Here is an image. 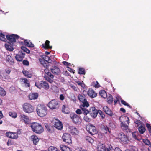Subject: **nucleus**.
Segmentation results:
<instances>
[{
	"mask_svg": "<svg viewBox=\"0 0 151 151\" xmlns=\"http://www.w3.org/2000/svg\"><path fill=\"white\" fill-rule=\"evenodd\" d=\"M83 103V104L82 105V108H85V107H88L89 106V103L87 101H85Z\"/></svg>",
	"mask_w": 151,
	"mask_h": 151,
	"instance_id": "54",
	"label": "nucleus"
},
{
	"mask_svg": "<svg viewBox=\"0 0 151 151\" xmlns=\"http://www.w3.org/2000/svg\"><path fill=\"white\" fill-rule=\"evenodd\" d=\"M99 93L101 97L104 98H105L107 97L106 93L104 90H101Z\"/></svg>",
	"mask_w": 151,
	"mask_h": 151,
	"instance_id": "32",
	"label": "nucleus"
},
{
	"mask_svg": "<svg viewBox=\"0 0 151 151\" xmlns=\"http://www.w3.org/2000/svg\"><path fill=\"white\" fill-rule=\"evenodd\" d=\"M63 64L66 66H70V63L65 61H64L63 62Z\"/></svg>",
	"mask_w": 151,
	"mask_h": 151,
	"instance_id": "64",
	"label": "nucleus"
},
{
	"mask_svg": "<svg viewBox=\"0 0 151 151\" xmlns=\"http://www.w3.org/2000/svg\"><path fill=\"white\" fill-rule=\"evenodd\" d=\"M70 117L73 122L76 125L81 124L82 119L80 117L74 113H72L70 114Z\"/></svg>",
	"mask_w": 151,
	"mask_h": 151,
	"instance_id": "4",
	"label": "nucleus"
},
{
	"mask_svg": "<svg viewBox=\"0 0 151 151\" xmlns=\"http://www.w3.org/2000/svg\"><path fill=\"white\" fill-rule=\"evenodd\" d=\"M141 151H151V147L147 146L143 147L141 149Z\"/></svg>",
	"mask_w": 151,
	"mask_h": 151,
	"instance_id": "45",
	"label": "nucleus"
},
{
	"mask_svg": "<svg viewBox=\"0 0 151 151\" xmlns=\"http://www.w3.org/2000/svg\"><path fill=\"white\" fill-rule=\"evenodd\" d=\"M62 111L63 113L66 114H68L70 113L69 110L65 105L63 106L62 108Z\"/></svg>",
	"mask_w": 151,
	"mask_h": 151,
	"instance_id": "28",
	"label": "nucleus"
},
{
	"mask_svg": "<svg viewBox=\"0 0 151 151\" xmlns=\"http://www.w3.org/2000/svg\"><path fill=\"white\" fill-rule=\"evenodd\" d=\"M120 118L122 120L121 121V126L123 130L127 132V130L128 129V125L129 123V118L126 116H123Z\"/></svg>",
	"mask_w": 151,
	"mask_h": 151,
	"instance_id": "3",
	"label": "nucleus"
},
{
	"mask_svg": "<svg viewBox=\"0 0 151 151\" xmlns=\"http://www.w3.org/2000/svg\"><path fill=\"white\" fill-rule=\"evenodd\" d=\"M87 94L91 98H94L96 96L97 93L92 89L90 88L87 92Z\"/></svg>",
	"mask_w": 151,
	"mask_h": 151,
	"instance_id": "18",
	"label": "nucleus"
},
{
	"mask_svg": "<svg viewBox=\"0 0 151 151\" xmlns=\"http://www.w3.org/2000/svg\"><path fill=\"white\" fill-rule=\"evenodd\" d=\"M45 125L46 129L49 132H51L52 131L53 128L52 126L47 123H45Z\"/></svg>",
	"mask_w": 151,
	"mask_h": 151,
	"instance_id": "29",
	"label": "nucleus"
},
{
	"mask_svg": "<svg viewBox=\"0 0 151 151\" xmlns=\"http://www.w3.org/2000/svg\"><path fill=\"white\" fill-rule=\"evenodd\" d=\"M25 55V53L22 51H19L18 54H17L15 58L18 61H22L24 58Z\"/></svg>",
	"mask_w": 151,
	"mask_h": 151,
	"instance_id": "13",
	"label": "nucleus"
},
{
	"mask_svg": "<svg viewBox=\"0 0 151 151\" xmlns=\"http://www.w3.org/2000/svg\"><path fill=\"white\" fill-rule=\"evenodd\" d=\"M105 113L107 115L110 116H112L114 115L113 113L110 109Z\"/></svg>",
	"mask_w": 151,
	"mask_h": 151,
	"instance_id": "56",
	"label": "nucleus"
},
{
	"mask_svg": "<svg viewBox=\"0 0 151 151\" xmlns=\"http://www.w3.org/2000/svg\"><path fill=\"white\" fill-rule=\"evenodd\" d=\"M21 49L24 51V52H25L26 53L29 54L30 53V51L27 48L24 46H22L21 47Z\"/></svg>",
	"mask_w": 151,
	"mask_h": 151,
	"instance_id": "47",
	"label": "nucleus"
},
{
	"mask_svg": "<svg viewBox=\"0 0 151 151\" xmlns=\"http://www.w3.org/2000/svg\"><path fill=\"white\" fill-rule=\"evenodd\" d=\"M24 43L25 45L28 47H33L34 46V45L29 40H24Z\"/></svg>",
	"mask_w": 151,
	"mask_h": 151,
	"instance_id": "26",
	"label": "nucleus"
},
{
	"mask_svg": "<svg viewBox=\"0 0 151 151\" xmlns=\"http://www.w3.org/2000/svg\"><path fill=\"white\" fill-rule=\"evenodd\" d=\"M85 140L87 142L92 144L94 142L93 139L91 137L89 136H86L85 137Z\"/></svg>",
	"mask_w": 151,
	"mask_h": 151,
	"instance_id": "35",
	"label": "nucleus"
},
{
	"mask_svg": "<svg viewBox=\"0 0 151 151\" xmlns=\"http://www.w3.org/2000/svg\"><path fill=\"white\" fill-rule=\"evenodd\" d=\"M23 64L26 66H28L29 65V63L28 61L24 60L23 61Z\"/></svg>",
	"mask_w": 151,
	"mask_h": 151,
	"instance_id": "59",
	"label": "nucleus"
},
{
	"mask_svg": "<svg viewBox=\"0 0 151 151\" xmlns=\"http://www.w3.org/2000/svg\"><path fill=\"white\" fill-rule=\"evenodd\" d=\"M8 44L6 43L5 44V47L6 50L9 51H12L13 50V47Z\"/></svg>",
	"mask_w": 151,
	"mask_h": 151,
	"instance_id": "31",
	"label": "nucleus"
},
{
	"mask_svg": "<svg viewBox=\"0 0 151 151\" xmlns=\"http://www.w3.org/2000/svg\"><path fill=\"white\" fill-rule=\"evenodd\" d=\"M134 122L136 124V127H139L140 125L142 124V122L139 120L136 119L134 121Z\"/></svg>",
	"mask_w": 151,
	"mask_h": 151,
	"instance_id": "49",
	"label": "nucleus"
},
{
	"mask_svg": "<svg viewBox=\"0 0 151 151\" xmlns=\"http://www.w3.org/2000/svg\"><path fill=\"white\" fill-rule=\"evenodd\" d=\"M31 137L34 144H37L39 141V139L35 135H33L31 136Z\"/></svg>",
	"mask_w": 151,
	"mask_h": 151,
	"instance_id": "27",
	"label": "nucleus"
},
{
	"mask_svg": "<svg viewBox=\"0 0 151 151\" xmlns=\"http://www.w3.org/2000/svg\"><path fill=\"white\" fill-rule=\"evenodd\" d=\"M83 119L85 121L87 122H89L91 121V119L89 118L86 115L84 116L83 117Z\"/></svg>",
	"mask_w": 151,
	"mask_h": 151,
	"instance_id": "55",
	"label": "nucleus"
},
{
	"mask_svg": "<svg viewBox=\"0 0 151 151\" xmlns=\"http://www.w3.org/2000/svg\"><path fill=\"white\" fill-rule=\"evenodd\" d=\"M101 130L105 134H110L111 133V130L108 126L106 125L101 124L100 126Z\"/></svg>",
	"mask_w": 151,
	"mask_h": 151,
	"instance_id": "14",
	"label": "nucleus"
},
{
	"mask_svg": "<svg viewBox=\"0 0 151 151\" xmlns=\"http://www.w3.org/2000/svg\"><path fill=\"white\" fill-rule=\"evenodd\" d=\"M22 72L24 75L27 77L30 78L32 76V74L27 70H24L22 71Z\"/></svg>",
	"mask_w": 151,
	"mask_h": 151,
	"instance_id": "30",
	"label": "nucleus"
},
{
	"mask_svg": "<svg viewBox=\"0 0 151 151\" xmlns=\"http://www.w3.org/2000/svg\"><path fill=\"white\" fill-rule=\"evenodd\" d=\"M69 129L70 132L73 135H77L78 133V131L77 129L74 126L70 127Z\"/></svg>",
	"mask_w": 151,
	"mask_h": 151,
	"instance_id": "21",
	"label": "nucleus"
},
{
	"mask_svg": "<svg viewBox=\"0 0 151 151\" xmlns=\"http://www.w3.org/2000/svg\"><path fill=\"white\" fill-rule=\"evenodd\" d=\"M7 33L5 32L3 33L1 31L0 32V37L2 38H4L5 35L6 38H19V36L17 34H7Z\"/></svg>",
	"mask_w": 151,
	"mask_h": 151,
	"instance_id": "12",
	"label": "nucleus"
},
{
	"mask_svg": "<svg viewBox=\"0 0 151 151\" xmlns=\"http://www.w3.org/2000/svg\"><path fill=\"white\" fill-rule=\"evenodd\" d=\"M108 147L106 148L104 145L103 144L99 145L98 146L97 150L98 151H110L111 150L113 149V147L111 145L109 144L108 145Z\"/></svg>",
	"mask_w": 151,
	"mask_h": 151,
	"instance_id": "11",
	"label": "nucleus"
},
{
	"mask_svg": "<svg viewBox=\"0 0 151 151\" xmlns=\"http://www.w3.org/2000/svg\"><path fill=\"white\" fill-rule=\"evenodd\" d=\"M7 39L8 40L7 43L10 45H13L16 42V38H0V40L6 42Z\"/></svg>",
	"mask_w": 151,
	"mask_h": 151,
	"instance_id": "19",
	"label": "nucleus"
},
{
	"mask_svg": "<svg viewBox=\"0 0 151 151\" xmlns=\"http://www.w3.org/2000/svg\"><path fill=\"white\" fill-rule=\"evenodd\" d=\"M130 151H138V149L135 146H132L130 150H128Z\"/></svg>",
	"mask_w": 151,
	"mask_h": 151,
	"instance_id": "58",
	"label": "nucleus"
},
{
	"mask_svg": "<svg viewBox=\"0 0 151 151\" xmlns=\"http://www.w3.org/2000/svg\"><path fill=\"white\" fill-rule=\"evenodd\" d=\"M113 98L112 96L109 95L107 99V101L109 104H111L113 102Z\"/></svg>",
	"mask_w": 151,
	"mask_h": 151,
	"instance_id": "36",
	"label": "nucleus"
},
{
	"mask_svg": "<svg viewBox=\"0 0 151 151\" xmlns=\"http://www.w3.org/2000/svg\"><path fill=\"white\" fill-rule=\"evenodd\" d=\"M48 151H60V150L54 147L50 146L48 148Z\"/></svg>",
	"mask_w": 151,
	"mask_h": 151,
	"instance_id": "44",
	"label": "nucleus"
},
{
	"mask_svg": "<svg viewBox=\"0 0 151 151\" xmlns=\"http://www.w3.org/2000/svg\"><path fill=\"white\" fill-rule=\"evenodd\" d=\"M146 127L148 129L149 133H151V125L149 123H147L146 124Z\"/></svg>",
	"mask_w": 151,
	"mask_h": 151,
	"instance_id": "53",
	"label": "nucleus"
},
{
	"mask_svg": "<svg viewBox=\"0 0 151 151\" xmlns=\"http://www.w3.org/2000/svg\"><path fill=\"white\" fill-rule=\"evenodd\" d=\"M21 119L23 120L25 122H26L28 121L29 119L28 116L25 115L21 114L20 115Z\"/></svg>",
	"mask_w": 151,
	"mask_h": 151,
	"instance_id": "38",
	"label": "nucleus"
},
{
	"mask_svg": "<svg viewBox=\"0 0 151 151\" xmlns=\"http://www.w3.org/2000/svg\"><path fill=\"white\" fill-rule=\"evenodd\" d=\"M9 114L10 116L14 118H15L17 116V113L14 112H9Z\"/></svg>",
	"mask_w": 151,
	"mask_h": 151,
	"instance_id": "41",
	"label": "nucleus"
},
{
	"mask_svg": "<svg viewBox=\"0 0 151 151\" xmlns=\"http://www.w3.org/2000/svg\"><path fill=\"white\" fill-rule=\"evenodd\" d=\"M118 137L119 140L123 143L125 144L128 143L129 141L128 139L127 136L124 133L122 132L119 133L118 135Z\"/></svg>",
	"mask_w": 151,
	"mask_h": 151,
	"instance_id": "10",
	"label": "nucleus"
},
{
	"mask_svg": "<svg viewBox=\"0 0 151 151\" xmlns=\"http://www.w3.org/2000/svg\"><path fill=\"white\" fill-rule=\"evenodd\" d=\"M20 83L25 87H29L30 83L28 80L26 78H22L20 79Z\"/></svg>",
	"mask_w": 151,
	"mask_h": 151,
	"instance_id": "17",
	"label": "nucleus"
},
{
	"mask_svg": "<svg viewBox=\"0 0 151 151\" xmlns=\"http://www.w3.org/2000/svg\"><path fill=\"white\" fill-rule=\"evenodd\" d=\"M62 138L63 142L67 144H72L71 136L67 133H64L62 136Z\"/></svg>",
	"mask_w": 151,
	"mask_h": 151,
	"instance_id": "9",
	"label": "nucleus"
},
{
	"mask_svg": "<svg viewBox=\"0 0 151 151\" xmlns=\"http://www.w3.org/2000/svg\"><path fill=\"white\" fill-rule=\"evenodd\" d=\"M42 65L43 66L47 68L49 66V63H47V62L43 61L42 63Z\"/></svg>",
	"mask_w": 151,
	"mask_h": 151,
	"instance_id": "60",
	"label": "nucleus"
},
{
	"mask_svg": "<svg viewBox=\"0 0 151 151\" xmlns=\"http://www.w3.org/2000/svg\"><path fill=\"white\" fill-rule=\"evenodd\" d=\"M6 61L9 62H14V60L12 58L10 55H7L6 58Z\"/></svg>",
	"mask_w": 151,
	"mask_h": 151,
	"instance_id": "42",
	"label": "nucleus"
},
{
	"mask_svg": "<svg viewBox=\"0 0 151 151\" xmlns=\"http://www.w3.org/2000/svg\"><path fill=\"white\" fill-rule=\"evenodd\" d=\"M36 111L38 115L40 117L45 116L47 113V108L44 105H38L37 107Z\"/></svg>",
	"mask_w": 151,
	"mask_h": 151,
	"instance_id": "1",
	"label": "nucleus"
},
{
	"mask_svg": "<svg viewBox=\"0 0 151 151\" xmlns=\"http://www.w3.org/2000/svg\"><path fill=\"white\" fill-rule=\"evenodd\" d=\"M91 86L97 88H98L100 86L97 81H93L91 83Z\"/></svg>",
	"mask_w": 151,
	"mask_h": 151,
	"instance_id": "39",
	"label": "nucleus"
},
{
	"mask_svg": "<svg viewBox=\"0 0 151 151\" xmlns=\"http://www.w3.org/2000/svg\"><path fill=\"white\" fill-rule=\"evenodd\" d=\"M54 126L59 130L62 129L63 126L62 122L60 121L56 120L55 122Z\"/></svg>",
	"mask_w": 151,
	"mask_h": 151,
	"instance_id": "20",
	"label": "nucleus"
},
{
	"mask_svg": "<svg viewBox=\"0 0 151 151\" xmlns=\"http://www.w3.org/2000/svg\"><path fill=\"white\" fill-rule=\"evenodd\" d=\"M24 111L27 113H31L34 111V107L29 103H25L23 105Z\"/></svg>",
	"mask_w": 151,
	"mask_h": 151,
	"instance_id": "7",
	"label": "nucleus"
},
{
	"mask_svg": "<svg viewBox=\"0 0 151 151\" xmlns=\"http://www.w3.org/2000/svg\"><path fill=\"white\" fill-rule=\"evenodd\" d=\"M6 94V91L2 87L0 86V95L1 96H5Z\"/></svg>",
	"mask_w": 151,
	"mask_h": 151,
	"instance_id": "37",
	"label": "nucleus"
},
{
	"mask_svg": "<svg viewBox=\"0 0 151 151\" xmlns=\"http://www.w3.org/2000/svg\"><path fill=\"white\" fill-rule=\"evenodd\" d=\"M38 94L37 93H31L29 95V98L30 100L36 99L38 98Z\"/></svg>",
	"mask_w": 151,
	"mask_h": 151,
	"instance_id": "25",
	"label": "nucleus"
},
{
	"mask_svg": "<svg viewBox=\"0 0 151 151\" xmlns=\"http://www.w3.org/2000/svg\"><path fill=\"white\" fill-rule=\"evenodd\" d=\"M49 43L50 41L48 40H46L45 43L42 44V47L45 49H47L49 48L51 49L52 47L49 46Z\"/></svg>",
	"mask_w": 151,
	"mask_h": 151,
	"instance_id": "24",
	"label": "nucleus"
},
{
	"mask_svg": "<svg viewBox=\"0 0 151 151\" xmlns=\"http://www.w3.org/2000/svg\"><path fill=\"white\" fill-rule=\"evenodd\" d=\"M89 114L93 118L96 117L98 114V110L95 107H92L90 109Z\"/></svg>",
	"mask_w": 151,
	"mask_h": 151,
	"instance_id": "16",
	"label": "nucleus"
},
{
	"mask_svg": "<svg viewBox=\"0 0 151 151\" xmlns=\"http://www.w3.org/2000/svg\"><path fill=\"white\" fill-rule=\"evenodd\" d=\"M6 135L10 138L16 139L18 137V134L16 132H7L6 133Z\"/></svg>",
	"mask_w": 151,
	"mask_h": 151,
	"instance_id": "15",
	"label": "nucleus"
},
{
	"mask_svg": "<svg viewBox=\"0 0 151 151\" xmlns=\"http://www.w3.org/2000/svg\"><path fill=\"white\" fill-rule=\"evenodd\" d=\"M35 85L39 89L43 88L45 90H48L49 88L48 83L44 81H41L40 83L35 82Z\"/></svg>",
	"mask_w": 151,
	"mask_h": 151,
	"instance_id": "5",
	"label": "nucleus"
},
{
	"mask_svg": "<svg viewBox=\"0 0 151 151\" xmlns=\"http://www.w3.org/2000/svg\"><path fill=\"white\" fill-rule=\"evenodd\" d=\"M108 127L111 130V129H114L116 128V126L112 122L109 123Z\"/></svg>",
	"mask_w": 151,
	"mask_h": 151,
	"instance_id": "48",
	"label": "nucleus"
},
{
	"mask_svg": "<svg viewBox=\"0 0 151 151\" xmlns=\"http://www.w3.org/2000/svg\"><path fill=\"white\" fill-rule=\"evenodd\" d=\"M78 73L80 74H85V69L83 68H80L79 69Z\"/></svg>",
	"mask_w": 151,
	"mask_h": 151,
	"instance_id": "43",
	"label": "nucleus"
},
{
	"mask_svg": "<svg viewBox=\"0 0 151 151\" xmlns=\"http://www.w3.org/2000/svg\"><path fill=\"white\" fill-rule=\"evenodd\" d=\"M76 82L77 84L80 86H81L82 88H84L85 87V84L83 83V81H76Z\"/></svg>",
	"mask_w": 151,
	"mask_h": 151,
	"instance_id": "46",
	"label": "nucleus"
},
{
	"mask_svg": "<svg viewBox=\"0 0 151 151\" xmlns=\"http://www.w3.org/2000/svg\"><path fill=\"white\" fill-rule=\"evenodd\" d=\"M81 109L82 111V113L84 115H86L87 114L89 113L90 110L88 111L87 109L85 108H82L81 107Z\"/></svg>",
	"mask_w": 151,
	"mask_h": 151,
	"instance_id": "40",
	"label": "nucleus"
},
{
	"mask_svg": "<svg viewBox=\"0 0 151 151\" xmlns=\"http://www.w3.org/2000/svg\"><path fill=\"white\" fill-rule=\"evenodd\" d=\"M121 103L122 104L127 106L130 108H131V106L124 100L122 99L121 100Z\"/></svg>",
	"mask_w": 151,
	"mask_h": 151,
	"instance_id": "52",
	"label": "nucleus"
},
{
	"mask_svg": "<svg viewBox=\"0 0 151 151\" xmlns=\"http://www.w3.org/2000/svg\"><path fill=\"white\" fill-rule=\"evenodd\" d=\"M52 73L55 74H58L60 71L59 68L57 66H54L50 69Z\"/></svg>",
	"mask_w": 151,
	"mask_h": 151,
	"instance_id": "22",
	"label": "nucleus"
},
{
	"mask_svg": "<svg viewBox=\"0 0 151 151\" xmlns=\"http://www.w3.org/2000/svg\"><path fill=\"white\" fill-rule=\"evenodd\" d=\"M86 129L89 134L92 135L96 134L98 133L96 127L92 124L87 125L86 127Z\"/></svg>",
	"mask_w": 151,
	"mask_h": 151,
	"instance_id": "8",
	"label": "nucleus"
},
{
	"mask_svg": "<svg viewBox=\"0 0 151 151\" xmlns=\"http://www.w3.org/2000/svg\"><path fill=\"white\" fill-rule=\"evenodd\" d=\"M59 101L56 99H53L48 104V107L51 109H55L59 107Z\"/></svg>",
	"mask_w": 151,
	"mask_h": 151,
	"instance_id": "6",
	"label": "nucleus"
},
{
	"mask_svg": "<svg viewBox=\"0 0 151 151\" xmlns=\"http://www.w3.org/2000/svg\"><path fill=\"white\" fill-rule=\"evenodd\" d=\"M50 58L47 56H45V57L43 58V61L47 62V61H48L50 59Z\"/></svg>",
	"mask_w": 151,
	"mask_h": 151,
	"instance_id": "61",
	"label": "nucleus"
},
{
	"mask_svg": "<svg viewBox=\"0 0 151 151\" xmlns=\"http://www.w3.org/2000/svg\"><path fill=\"white\" fill-rule=\"evenodd\" d=\"M98 114H99L102 119H104L105 116L104 114L101 110H98Z\"/></svg>",
	"mask_w": 151,
	"mask_h": 151,
	"instance_id": "50",
	"label": "nucleus"
},
{
	"mask_svg": "<svg viewBox=\"0 0 151 151\" xmlns=\"http://www.w3.org/2000/svg\"><path fill=\"white\" fill-rule=\"evenodd\" d=\"M30 127L32 130L36 133L40 134L44 131L42 127L38 123L33 122L31 124Z\"/></svg>",
	"mask_w": 151,
	"mask_h": 151,
	"instance_id": "2",
	"label": "nucleus"
},
{
	"mask_svg": "<svg viewBox=\"0 0 151 151\" xmlns=\"http://www.w3.org/2000/svg\"><path fill=\"white\" fill-rule=\"evenodd\" d=\"M50 77H48V76H45V80H47V81H48L50 83H52L53 81L51 79V78H49Z\"/></svg>",
	"mask_w": 151,
	"mask_h": 151,
	"instance_id": "57",
	"label": "nucleus"
},
{
	"mask_svg": "<svg viewBox=\"0 0 151 151\" xmlns=\"http://www.w3.org/2000/svg\"><path fill=\"white\" fill-rule=\"evenodd\" d=\"M109 109H110L106 106H104L103 108V110L105 113Z\"/></svg>",
	"mask_w": 151,
	"mask_h": 151,
	"instance_id": "62",
	"label": "nucleus"
},
{
	"mask_svg": "<svg viewBox=\"0 0 151 151\" xmlns=\"http://www.w3.org/2000/svg\"><path fill=\"white\" fill-rule=\"evenodd\" d=\"M60 149L62 151H71L70 148L64 145H61L60 146Z\"/></svg>",
	"mask_w": 151,
	"mask_h": 151,
	"instance_id": "23",
	"label": "nucleus"
},
{
	"mask_svg": "<svg viewBox=\"0 0 151 151\" xmlns=\"http://www.w3.org/2000/svg\"><path fill=\"white\" fill-rule=\"evenodd\" d=\"M138 130L141 134H143L145 131L146 129L144 126L141 125L139 127Z\"/></svg>",
	"mask_w": 151,
	"mask_h": 151,
	"instance_id": "33",
	"label": "nucleus"
},
{
	"mask_svg": "<svg viewBox=\"0 0 151 151\" xmlns=\"http://www.w3.org/2000/svg\"><path fill=\"white\" fill-rule=\"evenodd\" d=\"M78 98L80 101L82 102H83L86 100L85 97V96L82 94L79 95L78 96Z\"/></svg>",
	"mask_w": 151,
	"mask_h": 151,
	"instance_id": "34",
	"label": "nucleus"
},
{
	"mask_svg": "<svg viewBox=\"0 0 151 151\" xmlns=\"http://www.w3.org/2000/svg\"><path fill=\"white\" fill-rule=\"evenodd\" d=\"M47 76L50 77L51 78H53L54 77V76L51 74L50 72H48L47 73Z\"/></svg>",
	"mask_w": 151,
	"mask_h": 151,
	"instance_id": "63",
	"label": "nucleus"
},
{
	"mask_svg": "<svg viewBox=\"0 0 151 151\" xmlns=\"http://www.w3.org/2000/svg\"><path fill=\"white\" fill-rule=\"evenodd\" d=\"M144 142L146 145L148 146L149 147H151V142L148 140L146 139Z\"/></svg>",
	"mask_w": 151,
	"mask_h": 151,
	"instance_id": "51",
	"label": "nucleus"
}]
</instances>
